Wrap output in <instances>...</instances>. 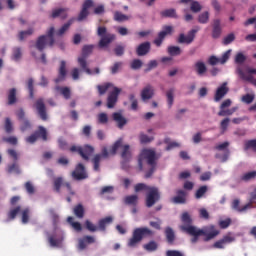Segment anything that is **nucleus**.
Here are the masks:
<instances>
[{
  "mask_svg": "<svg viewBox=\"0 0 256 256\" xmlns=\"http://www.w3.org/2000/svg\"><path fill=\"white\" fill-rule=\"evenodd\" d=\"M161 158V154H157L155 149L144 148L138 156V167L140 171L145 169V164L150 167L145 173V179L153 176L157 169V161Z\"/></svg>",
  "mask_w": 256,
  "mask_h": 256,
  "instance_id": "1",
  "label": "nucleus"
},
{
  "mask_svg": "<svg viewBox=\"0 0 256 256\" xmlns=\"http://www.w3.org/2000/svg\"><path fill=\"white\" fill-rule=\"evenodd\" d=\"M235 111H237V107H233L230 109H224V110H220L218 112V116L219 117H230V115H233V113H235Z\"/></svg>",
  "mask_w": 256,
  "mask_h": 256,
  "instance_id": "52",
  "label": "nucleus"
},
{
  "mask_svg": "<svg viewBox=\"0 0 256 256\" xmlns=\"http://www.w3.org/2000/svg\"><path fill=\"white\" fill-rule=\"evenodd\" d=\"M227 93H229V87H227V82H224L220 87L217 88L214 95V101L219 103V101H221V99H223Z\"/></svg>",
  "mask_w": 256,
  "mask_h": 256,
  "instance_id": "17",
  "label": "nucleus"
},
{
  "mask_svg": "<svg viewBox=\"0 0 256 256\" xmlns=\"http://www.w3.org/2000/svg\"><path fill=\"white\" fill-rule=\"evenodd\" d=\"M153 95H155V90L153 89V86L149 84L141 91L142 101H149V99H153Z\"/></svg>",
  "mask_w": 256,
  "mask_h": 256,
  "instance_id": "20",
  "label": "nucleus"
},
{
  "mask_svg": "<svg viewBox=\"0 0 256 256\" xmlns=\"http://www.w3.org/2000/svg\"><path fill=\"white\" fill-rule=\"evenodd\" d=\"M125 205H132L133 207H137L139 203V196L137 194L128 195L124 198Z\"/></svg>",
  "mask_w": 256,
  "mask_h": 256,
  "instance_id": "32",
  "label": "nucleus"
},
{
  "mask_svg": "<svg viewBox=\"0 0 256 256\" xmlns=\"http://www.w3.org/2000/svg\"><path fill=\"white\" fill-rule=\"evenodd\" d=\"M153 186H149L145 183H138L134 186L135 193H141V191H147V193L152 189Z\"/></svg>",
  "mask_w": 256,
  "mask_h": 256,
  "instance_id": "42",
  "label": "nucleus"
},
{
  "mask_svg": "<svg viewBox=\"0 0 256 256\" xmlns=\"http://www.w3.org/2000/svg\"><path fill=\"white\" fill-rule=\"evenodd\" d=\"M17 103V89L12 88L8 91V105H15Z\"/></svg>",
  "mask_w": 256,
  "mask_h": 256,
  "instance_id": "35",
  "label": "nucleus"
},
{
  "mask_svg": "<svg viewBox=\"0 0 256 256\" xmlns=\"http://www.w3.org/2000/svg\"><path fill=\"white\" fill-rule=\"evenodd\" d=\"M235 241L234 236L231 234L224 235L222 239L216 241L213 244L214 249H225V245H229V243H233Z\"/></svg>",
  "mask_w": 256,
  "mask_h": 256,
  "instance_id": "14",
  "label": "nucleus"
},
{
  "mask_svg": "<svg viewBox=\"0 0 256 256\" xmlns=\"http://www.w3.org/2000/svg\"><path fill=\"white\" fill-rule=\"evenodd\" d=\"M75 23V18H71L67 23H65L57 32V35L61 37V35L65 34L66 31L69 30V27Z\"/></svg>",
  "mask_w": 256,
  "mask_h": 256,
  "instance_id": "40",
  "label": "nucleus"
},
{
  "mask_svg": "<svg viewBox=\"0 0 256 256\" xmlns=\"http://www.w3.org/2000/svg\"><path fill=\"white\" fill-rule=\"evenodd\" d=\"M64 181L63 177H57L54 179V191L56 193H61V187H63Z\"/></svg>",
  "mask_w": 256,
  "mask_h": 256,
  "instance_id": "50",
  "label": "nucleus"
},
{
  "mask_svg": "<svg viewBox=\"0 0 256 256\" xmlns=\"http://www.w3.org/2000/svg\"><path fill=\"white\" fill-rule=\"evenodd\" d=\"M69 151L70 153H78L83 161H89V159H91L93 156V153H95V148L89 144L84 146L72 145L69 148Z\"/></svg>",
  "mask_w": 256,
  "mask_h": 256,
  "instance_id": "5",
  "label": "nucleus"
},
{
  "mask_svg": "<svg viewBox=\"0 0 256 256\" xmlns=\"http://www.w3.org/2000/svg\"><path fill=\"white\" fill-rule=\"evenodd\" d=\"M168 53L172 57H177V55H181V48L179 46H170L168 47Z\"/></svg>",
  "mask_w": 256,
  "mask_h": 256,
  "instance_id": "59",
  "label": "nucleus"
},
{
  "mask_svg": "<svg viewBox=\"0 0 256 256\" xmlns=\"http://www.w3.org/2000/svg\"><path fill=\"white\" fill-rule=\"evenodd\" d=\"M197 31H199V28L192 29L188 32L187 36L181 33L177 39V43L191 45V43L195 41V35H197Z\"/></svg>",
  "mask_w": 256,
  "mask_h": 256,
  "instance_id": "11",
  "label": "nucleus"
},
{
  "mask_svg": "<svg viewBox=\"0 0 256 256\" xmlns=\"http://www.w3.org/2000/svg\"><path fill=\"white\" fill-rule=\"evenodd\" d=\"M98 37H101L98 47L100 49H105L106 47H109L113 41H115L116 36L115 34L107 33V27L105 26H99L97 30Z\"/></svg>",
  "mask_w": 256,
  "mask_h": 256,
  "instance_id": "4",
  "label": "nucleus"
},
{
  "mask_svg": "<svg viewBox=\"0 0 256 256\" xmlns=\"http://www.w3.org/2000/svg\"><path fill=\"white\" fill-rule=\"evenodd\" d=\"M150 51H151V42L146 41L137 46L136 55H138V57H145V55H148Z\"/></svg>",
  "mask_w": 256,
  "mask_h": 256,
  "instance_id": "16",
  "label": "nucleus"
},
{
  "mask_svg": "<svg viewBox=\"0 0 256 256\" xmlns=\"http://www.w3.org/2000/svg\"><path fill=\"white\" fill-rule=\"evenodd\" d=\"M155 232L147 227H139L133 230L132 237L128 240V247H137L145 237H153Z\"/></svg>",
  "mask_w": 256,
  "mask_h": 256,
  "instance_id": "2",
  "label": "nucleus"
},
{
  "mask_svg": "<svg viewBox=\"0 0 256 256\" xmlns=\"http://www.w3.org/2000/svg\"><path fill=\"white\" fill-rule=\"evenodd\" d=\"M109 157V150L106 147L102 149L101 154H96L92 158L93 170L99 173L101 171V161L102 159H107Z\"/></svg>",
  "mask_w": 256,
  "mask_h": 256,
  "instance_id": "9",
  "label": "nucleus"
},
{
  "mask_svg": "<svg viewBox=\"0 0 256 256\" xmlns=\"http://www.w3.org/2000/svg\"><path fill=\"white\" fill-rule=\"evenodd\" d=\"M73 213L78 219H83L85 217V207H83V204L76 205Z\"/></svg>",
  "mask_w": 256,
  "mask_h": 256,
  "instance_id": "34",
  "label": "nucleus"
},
{
  "mask_svg": "<svg viewBox=\"0 0 256 256\" xmlns=\"http://www.w3.org/2000/svg\"><path fill=\"white\" fill-rule=\"evenodd\" d=\"M198 22H200L202 25H205L206 23H209V12H203L198 16Z\"/></svg>",
  "mask_w": 256,
  "mask_h": 256,
  "instance_id": "62",
  "label": "nucleus"
},
{
  "mask_svg": "<svg viewBox=\"0 0 256 256\" xmlns=\"http://www.w3.org/2000/svg\"><path fill=\"white\" fill-rule=\"evenodd\" d=\"M19 213H21V206L10 209V211L8 212V219L10 221H13V219H15V217H17Z\"/></svg>",
  "mask_w": 256,
  "mask_h": 256,
  "instance_id": "49",
  "label": "nucleus"
},
{
  "mask_svg": "<svg viewBox=\"0 0 256 256\" xmlns=\"http://www.w3.org/2000/svg\"><path fill=\"white\" fill-rule=\"evenodd\" d=\"M212 37L213 39H219L221 37V20L219 19L213 21Z\"/></svg>",
  "mask_w": 256,
  "mask_h": 256,
  "instance_id": "26",
  "label": "nucleus"
},
{
  "mask_svg": "<svg viewBox=\"0 0 256 256\" xmlns=\"http://www.w3.org/2000/svg\"><path fill=\"white\" fill-rule=\"evenodd\" d=\"M113 223V217L107 216L98 221V230L99 231H106L107 225H111Z\"/></svg>",
  "mask_w": 256,
  "mask_h": 256,
  "instance_id": "28",
  "label": "nucleus"
},
{
  "mask_svg": "<svg viewBox=\"0 0 256 256\" xmlns=\"http://www.w3.org/2000/svg\"><path fill=\"white\" fill-rule=\"evenodd\" d=\"M65 77H67V63L62 60L60 62L58 77L54 81L55 83H61V81H65Z\"/></svg>",
  "mask_w": 256,
  "mask_h": 256,
  "instance_id": "21",
  "label": "nucleus"
},
{
  "mask_svg": "<svg viewBox=\"0 0 256 256\" xmlns=\"http://www.w3.org/2000/svg\"><path fill=\"white\" fill-rule=\"evenodd\" d=\"M121 157L122 159H124V161H129V159H131V151L130 146L128 144L123 146Z\"/></svg>",
  "mask_w": 256,
  "mask_h": 256,
  "instance_id": "48",
  "label": "nucleus"
},
{
  "mask_svg": "<svg viewBox=\"0 0 256 256\" xmlns=\"http://www.w3.org/2000/svg\"><path fill=\"white\" fill-rule=\"evenodd\" d=\"M166 34L163 31H160L158 33V37L154 40V45H156V47H161V45H163V41L166 38Z\"/></svg>",
  "mask_w": 256,
  "mask_h": 256,
  "instance_id": "54",
  "label": "nucleus"
},
{
  "mask_svg": "<svg viewBox=\"0 0 256 256\" xmlns=\"http://www.w3.org/2000/svg\"><path fill=\"white\" fill-rule=\"evenodd\" d=\"M32 125H31V121H29V119H24L21 120V125H20V131H22V133H25V131H29V129H31Z\"/></svg>",
  "mask_w": 256,
  "mask_h": 256,
  "instance_id": "56",
  "label": "nucleus"
},
{
  "mask_svg": "<svg viewBox=\"0 0 256 256\" xmlns=\"http://www.w3.org/2000/svg\"><path fill=\"white\" fill-rule=\"evenodd\" d=\"M239 205H241V201L239 199H234L232 201L231 208L234 211H238V213H243V212L247 211V209H251V203H247L243 207H240Z\"/></svg>",
  "mask_w": 256,
  "mask_h": 256,
  "instance_id": "22",
  "label": "nucleus"
},
{
  "mask_svg": "<svg viewBox=\"0 0 256 256\" xmlns=\"http://www.w3.org/2000/svg\"><path fill=\"white\" fill-rule=\"evenodd\" d=\"M161 200V192L159 188L152 186V189L146 193L145 205L148 209H151L155 203Z\"/></svg>",
  "mask_w": 256,
  "mask_h": 256,
  "instance_id": "7",
  "label": "nucleus"
},
{
  "mask_svg": "<svg viewBox=\"0 0 256 256\" xmlns=\"http://www.w3.org/2000/svg\"><path fill=\"white\" fill-rule=\"evenodd\" d=\"M239 179L242 183H249V181H253L256 179V171L254 170V171L246 172L242 174Z\"/></svg>",
  "mask_w": 256,
  "mask_h": 256,
  "instance_id": "29",
  "label": "nucleus"
},
{
  "mask_svg": "<svg viewBox=\"0 0 256 256\" xmlns=\"http://www.w3.org/2000/svg\"><path fill=\"white\" fill-rule=\"evenodd\" d=\"M166 97H167V103L169 109L173 107V103L175 101V89L171 88L166 92Z\"/></svg>",
  "mask_w": 256,
  "mask_h": 256,
  "instance_id": "38",
  "label": "nucleus"
},
{
  "mask_svg": "<svg viewBox=\"0 0 256 256\" xmlns=\"http://www.w3.org/2000/svg\"><path fill=\"white\" fill-rule=\"evenodd\" d=\"M114 21H117L118 23H123V21H129V16L116 11L114 12Z\"/></svg>",
  "mask_w": 256,
  "mask_h": 256,
  "instance_id": "46",
  "label": "nucleus"
},
{
  "mask_svg": "<svg viewBox=\"0 0 256 256\" xmlns=\"http://www.w3.org/2000/svg\"><path fill=\"white\" fill-rule=\"evenodd\" d=\"M111 87L113 88L114 86H113V83H110V82H107L102 85H98L97 89H98L99 95H105L109 91V89H111Z\"/></svg>",
  "mask_w": 256,
  "mask_h": 256,
  "instance_id": "39",
  "label": "nucleus"
},
{
  "mask_svg": "<svg viewBox=\"0 0 256 256\" xmlns=\"http://www.w3.org/2000/svg\"><path fill=\"white\" fill-rule=\"evenodd\" d=\"M246 61H247V56H245L243 52H238L235 55L234 63H236V65H243V63H245Z\"/></svg>",
  "mask_w": 256,
  "mask_h": 256,
  "instance_id": "47",
  "label": "nucleus"
},
{
  "mask_svg": "<svg viewBox=\"0 0 256 256\" xmlns=\"http://www.w3.org/2000/svg\"><path fill=\"white\" fill-rule=\"evenodd\" d=\"M181 221L183 223V225L180 226L181 231H185L184 227H195L193 226V219L191 218V215L188 214V212L182 213Z\"/></svg>",
  "mask_w": 256,
  "mask_h": 256,
  "instance_id": "24",
  "label": "nucleus"
},
{
  "mask_svg": "<svg viewBox=\"0 0 256 256\" xmlns=\"http://www.w3.org/2000/svg\"><path fill=\"white\" fill-rule=\"evenodd\" d=\"M201 9H203V6L195 0H193L190 4V10L192 13H200Z\"/></svg>",
  "mask_w": 256,
  "mask_h": 256,
  "instance_id": "58",
  "label": "nucleus"
},
{
  "mask_svg": "<svg viewBox=\"0 0 256 256\" xmlns=\"http://www.w3.org/2000/svg\"><path fill=\"white\" fill-rule=\"evenodd\" d=\"M72 177L75 179V181H83L88 179L89 174H87V170H85V165L79 163L72 172Z\"/></svg>",
  "mask_w": 256,
  "mask_h": 256,
  "instance_id": "10",
  "label": "nucleus"
},
{
  "mask_svg": "<svg viewBox=\"0 0 256 256\" xmlns=\"http://www.w3.org/2000/svg\"><path fill=\"white\" fill-rule=\"evenodd\" d=\"M194 71L199 77H203V75L207 73V65H205V62L201 60L196 61L194 64Z\"/></svg>",
  "mask_w": 256,
  "mask_h": 256,
  "instance_id": "23",
  "label": "nucleus"
},
{
  "mask_svg": "<svg viewBox=\"0 0 256 256\" xmlns=\"http://www.w3.org/2000/svg\"><path fill=\"white\" fill-rule=\"evenodd\" d=\"M33 28H29L28 30L20 31L18 34L19 41H24V39H27V37H30V35H33Z\"/></svg>",
  "mask_w": 256,
  "mask_h": 256,
  "instance_id": "51",
  "label": "nucleus"
},
{
  "mask_svg": "<svg viewBox=\"0 0 256 256\" xmlns=\"http://www.w3.org/2000/svg\"><path fill=\"white\" fill-rule=\"evenodd\" d=\"M184 232L191 235V243H197L199 237H202V234H199V228L197 227H184Z\"/></svg>",
  "mask_w": 256,
  "mask_h": 256,
  "instance_id": "19",
  "label": "nucleus"
},
{
  "mask_svg": "<svg viewBox=\"0 0 256 256\" xmlns=\"http://www.w3.org/2000/svg\"><path fill=\"white\" fill-rule=\"evenodd\" d=\"M166 256H185V254L179 250H168Z\"/></svg>",
  "mask_w": 256,
  "mask_h": 256,
  "instance_id": "64",
  "label": "nucleus"
},
{
  "mask_svg": "<svg viewBox=\"0 0 256 256\" xmlns=\"http://www.w3.org/2000/svg\"><path fill=\"white\" fill-rule=\"evenodd\" d=\"M35 107L40 119H42V121H47V108L45 107V101L43 100V98L36 100Z\"/></svg>",
  "mask_w": 256,
  "mask_h": 256,
  "instance_id": "13",
  "label": "nucleus"
},
{
  "mask_svg": "<svg viewBox=\"0 0 256 256\" xmlns=\"http://www.w3.org/2000/svg\"><path fill=\"white\" fill-rule=\"evenodd\" d=\"M165 237L169 245H173V243H175V231H173V228L171 227L165 228Z\"/></svg>",
  "mask_w": 256,
  "mask_h": 256,
  "instance_id": "30",
  "label": "nucleus"
},
{
  "mask_svg": "<svg viewBox=\"0 0 256 256\" xmlns=\"http://www.w3.org/2000/svg\"><path fill=\"white\" fill-rule=\"evenodd\" d=\"M7 173H15L16 175H20L21 168H19V164L17 162L9 164L7 166Z\"/></svg>",
  "mask_w": 256,
  "mask_h": 256,
  "instance_id": "45",
  "label": "nucleus"
},
{
  "mask_svg": "<svg viewBox=\"0 0 256 256\" xmlns=\"http://www.w3.org/2000/svg\"><path fill=\"white\" fill-rule=\"evenodd\" d=\"M160 16L163 18L177 19V11L175 8L166 9L160 12Z\"/></svg>",
  "mask_w": 256,
  "mask_h": 256,
  "instance_id": "31",
  "label": "nucleus"
},
{
  "mask_svg": "<svg viewBox=\"0 0 256 256\" xmlns=\"http://www.w3.org/2000/svg\"><path fill=\"white\" fill-rule=\"evenodd\" d=\"M121 94V89L117 87H113V90L109 92L107 97V107L108 109H113L115 105H117V101L119 100V95Z\"/></svg>",
  "mask_w": 256,
  "mask_h": 256,
  "instance_id": "12",
  "label": "nucleus"
},
{
  "mask_svg": "<svg viewBox=\"0 0 256 256\" xmlns=\"http://www.w3.org/2000/svg\"><path fill=\"white\" fill-rule=\"evenodd\" d=\"M85 227H86L87 231H90V233H95V231H99V226L93 224L89 220L85 221Z\"/></svg>",
  "mask_w": 256,
  "mask_h": 256,
  "instance_id": "60",
  "label": "nucleus"
},
{
  "mask_svg": "<svg viewBox=\"0 0 256 256\" xmlns=\"http://www.w3.org/2000/svg\"><path fill=\"white\" fill-rule=\"evenodd\" d=\"M68 223L71 225V227L76 231L77 233H81L83 231V226H81V223L79 222H74L73 217H68L67 218Z\"/></svg>",
  "mask_w": 256,
  "mask_h": 256,
  "instance_id": "44",
  "label": "nucleus"
},
{
  "mask_svg": "<svg viewBox=\"0 0 256 256\" xmlns=\"http://www.w3.org/2000/svg\"><path fill=\"white\" fill-rule=\"evenodd\" d=\"M208 190L209 188L207 186H200L195 193V199H202V197L205 196V193H207Z\"/></svg>",
  "mask_w": 256,
  "mask_h": 256,
  "instance_id": "55",
  "label": "nucleus"
},
{
  "mask_svg": "<svg viewBox=\"0 0 256 256\" xmlns=\"http://www.w3.org/2000/svg\"><path fill=\"white\" fill-rule=\"evenodd\" d=\"M34 80L33 78H29L28 81H27V89L29 91V97L30 99H33L35 97V94H34V91H35V88H34Z\"/></svg>",
  "mask_w": 256,
  "mask_h": 256,
  "instance_id": "53",
  "label": "nucleus"
},
{
  "mask_svg": "<svg viewBox=\"0 0 256 256\" xmlns=\"http://www.w3.org/2000/svg\"><path fill=\"white\" fill-rule=\"evenodd\" d=\"M37 134L38 139H42V141H47V129L43 126H38V130L34 132Z\"/></svg>",
  "mask_w": 256,
  "mask_h": 256,
  "instance_id": "43",
  "label": "nucleus"
},
{
  "mask_svg": "<svg viewBox=\"0 0 256 256\" xmlns=\"http://www.w3.org/2000/svg\"><path fill=\"white\" fill-rule=\"evenodd\" d=\"M67 11L69 9L67 8H57L52 11L51 18L52 19H57V17H61V19H67Z\"/></svg>",
  "mask_w": 256,
  "mask_h": 256,
  "instance_id": "27",
  "label": "nucleus"
},
{
  "mask_svg": "<svg viewBox=\"0 0 256 256\" xmlns=\"http://www.w3.org/2000/svg\"><path fill=\"white\" fill-rule=\"evenodd\" d=\"M123 146V138L118 139L112 146L110 153L111 155H116L117 150Z\"/></svg>",
  "mask_w": 256,
  "mask_h": 256,
  "instance_id": "57",
  "label": "nucleus"
},
{
  "mask_svg": "<svg viewBox=\"0 0 256 256\" xmlns=\"http://www.w3.org/2000/svg\"><path fill=\"white\" fill-rule=\"evenodd\" d=\"M23 57V50L21 49V47H14L12 49V55H11V59L12 61H21Z\"/></svg>",
  "mask_w": 256,
  "mask_h": 256,
  "instance_id": "33",
  "label": "nucleus"
},
{
  "mask_svg": "<svg viewBox=\"0 0 256 256\" xmlns=\"http://www.w3.org/2000/svg\"><path fill=\"white\" fill-rule=\"evenodd\" d=\"M92 243H95V237L86 235L78 240V249L84 251V249H87V246L92 245Z\"/></svg>",
  "mask_w": 256,
  "mask_h": 256,
  "instance_id": "18",
  "label": "nucleus"
},
{
  "mask_svg": "<svg viewBox=\"0 0 256 256\" xmlns=\"http://www.w3.org/2000/svg\"><path fill=\"white\" fill-rule=\"evenodd\" d=\"M230 153H231V152L229 151V149H226V151H225L224 154H219V153H217V154L215 155V158H216V159H220L221 163H225V162L228 161Z\"/></svg>",
  "mask_w": 256,
  "mask_h": 256,
  "instance_id": "61",
  "label": "nucleus"
},
{
  "mask_svg": "<svg viewBox=\"0 0 256 256\" xmlns=\"http://www.w3.org/2000/svg\"><path fill=\"white\" fill-rule=\"evenodd\" d=\"M4 131L8 135H10V133H13V131H15V128L13 126V121H11V118L9 117L5 118L4 120Z\"/></svg>",
  "mask_w": 256,
  "mask_h": 256,
  "instance_id": "37",
  "label": "nucleus"
},
{
  "mask_svg": "<svg viewBox=\"0 0 256 256\" xmlns=\"http://www.w3.org/2000/svg\"><path fill=\"white\" fill-rule=\"evenodd\" d=\"M93 47H94L93 45L83 46L82 56L78 58V63L80 65L81 69L84 70L87 73V75H93V72L87 65V57H89L91 55V53H93Z\"/></svg>",
  "mask_w": 256,
  "mask_h": 256,
  "instance_id": "6",
  "label": "nucleus"
},
{
  "mask_svg": "<svg viewBox=\"0 0 256 256\" xmlns=\"http://www.w3.org/2000/svg\"><path fill=\"white\" fill-rule=\"evenodd\" d=\"M143 249L149 253H153V251H157V249H159V244H157L155 240H151L150 242L143 245Z\"/></svg>",
  "mask_w": 256,
  "mask_h": 256,
  "instance_id": "36",
  "label": "nucleus"
},
{
  "mask_svg": "<svg viewBox=\"0 0 256 256\" xmlns=\"http://www.w3.org/2000/svg\"><path fill=\"white\" fill-rule=\"evenodd\" d=\"M54 34H55V28L51 27L48 30L47 35H42L38 37L35 44V48L38 51L43 52V50L45 49V47H47V45H49V47H53V45H55V38L53 37Z\"/></svg>",
  "mask_w": 256,
  "mask_h": 256,
  "instance_id": "3",
  "label": "nucleus"
},
{
  "mask_svg": "<svg viewBox=\"0 0 256 256\" xmlns=\"http://www.w3.org/2000/svg\"><path fill=\"white\" fill-rule=\"evenodd\" d=\"M198 235H202V237H204L203 241L208 242L219 235V230L213 225L205 226L202 229H199Z\"/></svg>",
  "mask_w": 256,
  "mask_h": 256,
  "instance_id": "8",
  "label": "nucleus"
},
{
  "mask_svg": "<svg viewBox=\"0 0 256 256\" xmlns=\"http://www.w3.org/2000/svg\"><path fill=\"white\" fill-rule=\"evenodd\" d=\"M172 201L176 205H185L187 203V191L184 189L176 190V196L172 198Z\"/></svg>",
  "mask_w": 256,
  "mask_h": 256,
  "instance_id": "15",
  "label": "nucleus"
},
{
  "mask_svg": "<svg viewBox=\"0 0 256 256\" xmlns=\"http://www.w3.org/2000/svg\"><path fill=\"white\" fill-rule=\"evenodd\" d=\"M112 119L117 123L119 129H123L127 125V119L119 112L113 113Z\"/></svg>",
  "mask_w": 256,
  "mask_h": 256,
  "instance_id": "25",
  "label": "nucleus"
},
{
  "mask_svg": "<svg viewBox=\"0 0 256 256\" xmlns=\"http://www.w3.org/2000/svg\"><path fill=\"white\" fill-rule=\"evenodd\" d=\"M56 91H60L64 99H71V89L69 87L56 86Z\"/></svg>",
  "mask_w": 256,
  "mask_h": 256,
  "instance_id": "41",
  "label": "nucleus"
},
{
  "mask_svg": "<svg viewBox=\"0 0 256 256\" xmlns=\"http://www.w3.org/2000/svg\"><path fill=\"white\" fill-rule=\"evenodd\" d=\"M245 149H253L256 152V139L247 141L245 143Z\"/></svg>",
  "mask_w": 256,
  "mask_h": 256,
  "instance_id": "63",
  "label": "nucleus"
}]
</instances>
